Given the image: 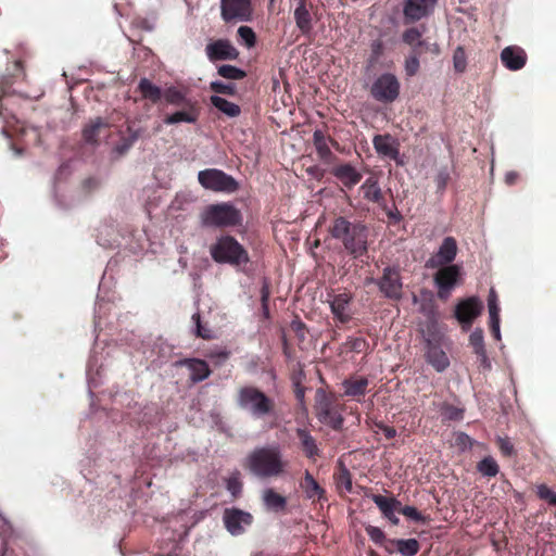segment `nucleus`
Returning a JSON list of instances; mask_svg holds the SVG:
<instances>
[{
    "mask_svg": "<svg viewBox=\"0 0 556 556\" xmlns=\"http://www.w3.org/2000/svg\"><path fill=\"white\" fill-rule=\"evenodd\" d=\"M488 306L490 318L500 317V307L497 304V295L494 289H491L488 296Z\"/></svg>",
    "mask_w": 556,
    "mask_h": 556,
    "instance_id": "obj_50",
    "label": "nucleus"
},
{
    "mask_svg": "<svg viewBox=\"0 0 556 556\" xmlns=\"http://www.w3.org/2000/svg\"><path fill=\"white\" fill-rule=\"evenodd\" d=\"M518 178H519V174L517 172L511 170V172L506 173L505 182L507 185L511 186L517 181Z\"/></svg>",
    "mask_w": 556,
    "mask_h": 556,
    "instance_id": "obj_60",
    "label": "nucleus"
},
{
    "mask_svg": "<svg viewBox=\"0 0 556 556\" xmlns=\"http://www.w3.org/2000/svg\"><path fill=\"white\" fill-rule=\"evenodd\" d=\"M237 34L248 48H253L256 45V35L250 26H240Z\"/></svg>",
    "mask_w": 556,
    "mask_h": 556,
    "instance_id": "obj_45",
    "label": "nucleus"
},
{
    "mask_svg": "<svg viewBox=\"0 0 556 556\" xmlns=\"http://www.w3.org/2000/svg\"><path fill=\"white\" fill-rule=\"evenodd\" d=\"M330 233L355 256L362 255L366 251L367 231L361 224H352L344 217H338L330 228Z\"/></svg>",
    "mask_w": 556,
    "mask_h": 556,
    "instance_id": "obj_2",
    "label": "nucleus"
},
{
    "mask_svg": "<svg viewBox=\"0 0 556 556\" xmlns=\"http://www.w3.org/2000/svg\"><path fill=\"white\" fill-rule=\"evenodd\" d=\"M210 88L215 93L230 94V96L236 93V86L232 83H224V81H219V80L212 81L210 84Z\"/></svg>",
    "mask_w": 556,
    "mask_h": 556,
    "instance_id": "obj_46",
    "label": "nucleus"
},
{
    "mask_svg": "<svg viewBox=\"0 0 556 556\" xmlns=\"http://www.w3.org/2000/svg\"><path fill=\"white\" fill-rule=\"evenodd\" d=\"M223 521L229 533L240 535L251 526L253 517L245 510L232 507L224 510Z\"/></svg>",
    "mask_w": 556,
    "mask_h": 556,
    "instance_id": "obj_10",
    "label": "nucleus"
},
{
    "mask_svg": "<svg viewBox=\"0 0 556 556\" xmlns=\"http://www.w3.org/2000/svg\"><path fill=\"white\" fill-rule=\"evenodd\" d=\"M463 413H464L463 409H459V408H456V407H453V406H447L445 408V416L448 419H453V420L460 419L463 417Z\"/></svg>",
    "mask_w": 556,
    "mask_h": 556,
    "instance_id": "obj_58",
    "label": "nucleus"
},
{
    "mask_svg": "<svg viewBox=\"0 0 556 556\" xmlns=\"http://www.w3.org/2000/svg\"><path fill=\"white\" fill-rule=\"evenodd\" d=\"M450 179V174L446 169L439 170L434 177L438 191H443Z\"/></svg>",
    "mask_w": 556,
    "mask_h": 556,
    "instance_id": "obj_52",
    "label": "nucleus"
},
{
    "mask_svg": "<svg viewBox=\"0 0 556 556\" xmlns=\"http://www.w3.org/2000/svg\"><path fill=\"white\" fill-rule=\"evenodd\" d=\"M316 415L320 422L334 429L341 427L343 421L341 415L332 408V401L320 389L316 392Z\"/></svg>",
    "mask_w": 556,
    "mask_h": 556,
    "instance_id": "obj_9",
    "label": "nucleus"
},
{
    "mask_svg": "<svg viewBox=\"0 0 556 556\" xmlns=\"http://www.w3.org/2000/svg\"><path fill=\"white\" fill-rule=\"evenodd\" d=\"M262 309L264 316L267 318L269 316L268 302L262 303Z\"/></svg>",
    "mask_w": 556,
    "mask_h": 556,
    "instance_id": "obj_64",
    "label": "nucleus"
},
{
    "mask_svg": "<svg viewBox=\"0 0 556 556\" xmlns=\"http://www.w3.org/2000/svg\"><path fill=\"white\" fill-rule=\"evenodd\" d=\"M400 83L394 75L384 74V101H393L399 97Z\"/></svg>",
    "mask_w": 556,
    "mask_h": 556,
    "instance_id": "obj_38",
    "label": "nucleus"
},
{
    "mask_svg": "<svg viewBox=\"0 0 556 556\" xmlns=\"http://www.w3.org/2000/svg\"><path fill=\"white\" fill-rule=\"evenodd\" d=\"M217 73L223 78L231 80H239L247 76V73L243 70L229 64L220 65Z\"/></svg>",
    "mask_w": 556,
    "mask_h": 556,
    "instance_id": "obj_41",
    "label": "nucleus"
},
{
    "mask_svg": "<svg viewBox=\"0 0 556 556\" xmlns=\"http://www.w3.org/2000/svg\"><path fill=\"white\" fill-rule=\"evenodd\" d=\"M227 490L232 496H238L242 490V483L238 475L231 476L227 480Z\"/></svg>",
    "mask_w": 556,
    "mask_h": 556,
    "instance_id": "obj_51",
    "label": "nucleus"
},
{
    "mask_svg": "<svg viewBox=\"0 0 556 556\" xmlns=\"http://www.w3.org/2000/svg\"><path fill=\"white\" fill-rule=\"evenodd\" d=\"M528 56L526 51L518 46H509L502 50L501 61L509 71H519L527 63Z\"/></svg>",
    "mask_w": 556,
    "mask_h": 556,
    "instance_id": "obj_16",
    "label": "nucleus"
},
{
    "mask_svg": "<svg viewBox=\"0 0 556 556\" xmlns=\"http://www.w3.org/2000/svg\"><path fill=\"white\" fill-rule=\"evenodd\" d=\"M362 190L364 192V197L370 201L378 202L381 199V190L377 179L369 178L367 179L363 186Z\"/></svg>",
    "mask_w": 556,
    "mask_h": 556,
    "instance_id": "obj_39",
    "label": "nucleus"
},
{
    "mask_svg": "<svg viewBox=\"0 0 556 556\" xmlns=\"http://www.w3.org/2000/svg\"><path fill=\"white\" fill-rule=\"evenodd\" d=\"M200 185L214 192L233 193L238 190V181L220 169L208 168L198 174Z\"/></svg>",
    "mask_w": 556,
    "mask_h": 556,
    "instance_id": "obj_7",
    "label": "nucleus"
},
{
    "mask_svg": "<svg viewBox=\"0 0 556 556\" xmlns=\"http://www.w3.org/2000/svg\"><path fill=\"white\" fill-rule=\"evenodd\" d=\"M238 405L255 418L268 415L274 407L273 401L260 390L245 387L239 390Z\"/></svg>",
    "mask_w": 556,
    "mask_h": 556,
    "instance_id": "obj_6",
    "label": "nucleus"
},
{
    "mask_svg": "<svg viewBox=\"0 0 556 556\" xmlns=\"http://www.w3.org/2000/svg\"><path fill=\"white\" fill-rule=\"evenodd\" d=\"M315 143H316V149H317L319 156L323 160L327 161L328 156L330 155V150L328 148L327 141H315Z\"/></svg>",
    "mask_w": 556,
    "mask_h": 556,
    "instance_id": "obj_57",
    "label": "nucleus"
},
{
    "mask_svg": "<svg viewBox=\"0 0 556 556\" xmlns=\"http://www.w3.org/2000/svg\"><path fill=\"white\" fill-rule=\"evenodd\" d=\"M112 124L105 117L91 118L83 128V139H97L110 137Z\"/></svg>",
    "mask_w": 556,
    "mask_h": 556,
    "instance_id": "obj_19",
    "label": "nucleus"
},
{
    "mask_svg": "<svg viewBox=\"0 0 556 556\" xmlns=\"http://www.w3.org/2000/svg\"><path fill=\"white\" fill-rule=\"evenodd\" d=\"M303 489L308 498L320 500L324 494V490L319 486L313 476L306 471L303 482Z\"/></svg>",
    "mask_w": 556,
    "mask_h": 556,
    "instance_id": "obj_34",
    "label": "nucleus"
},
{
    "mask_svg": "<svg viewBox=\"0 0 556 556\" xmlns=\"http://www.w3.org/2000/svg\"><path fill=\"white\" fill-rule=\"evenodd\" d=\"M427 361L440 372L445 370L450 365L446 353L438 345L430 344L428 346Z\"/></svg>",
    "mask_w": 556,
    "mask_h": 556,
    "instance_id": "obj_26",
    "label": "nucleus"
},
{
    "mask_svg": "<svg viewBox=\"0 0 556 556\" xmlns=\"http://www.w3.org/2000/svg\"><path fill=\"white\" fill-rule=\"evenodd\" d=\"M477 469L484 477H495L500 470L496 460L491 456H486L480 460L477 465Z\"/></svg>",
    "mask_w": 556,
    "mask_h": 556,
    "instance_id": "obj_40",
    "label": "nucleus"
},
{
    "mask_svg": "<svg viewBox=\"0 0 556 556\" xmlns=\"http://www.w3.org/2000/svg\"><path fill=\"white\" fill-rule=\"evenodd\" d=\"M262 501L267 509L275 511L282 510L287 505L286 497L275 492L271 488H266L262 492Z\"/></svg>",
    "mask_w": 556,
    "mask_h": 556,
    "instance_id": "obj_29",
    "label": "nucleus"
},
{
    "mask_svg": "<svg viewBox=\"0 0 556 556\" xmlns=\"http://www.w3.org/2000/svg\"><path fill=\"white\" fill-rule=\"evenodd\" d=\"M141 97L153 104L159 103L163 98V91L148 78H141L138 84Z\"/></svg>",
    "mask_w": 556,
    "mask_h": 556,
    "instance_id": "obj_25",
    "label": "nucleus"
},
{
    "mask_svg": "<svg viewBox=\"0 0 556 556\" xmlns=\"http://www.w3.org/2000/svg\"><path fill=\"white\" fill-rule=\"evenodd\" d=\"M332 173L346 187L355 186L362 178L361 174L349 164L334 167Z\"/></svg>",
    "mask_w": 556,
    "mask_h": 556,
    "instance_id": "obj_24",
    "label": "nucleus"
},
{
    "mask_svg": "<svg viewBox=\"0 0 556 556\" xmlns=\"http://www.w3.org/2000/svg\"><path fill=\"white\" fill-rule=\"evenodd\" d=\"M296 434L301 441L302 448L308 458H313L318 455V447L315 439L309 434L306 429L298 428Z\"/></svg>",
    "mask_w": 556,
    "mask_h": 556,
    "instance_id": "obj_31",
    "label": "nucleus"
},
{
    "mask_svg": "<svg viewBox=\"0 0 556 556\" xmlns=\"http://www.w3.org/2000/svg\"><path fill=\"white\" fill-rule=\"evenodd\" d=\"M387 549L390 553L397 552L402 556H414L419 551V543L416 539L390 540Z\"/></svg>",
    "mask_w": 556,
    "mask_h": 556,
    "instance_id": "obj_21",
    "label": "nucleus"
},
{
    "mask_svg": "<svg viewBox=\"0 0 556 556\" xmlns=\"http://www.w3.org/2000/svg\"><path fill=\"white\" fill-rule=\"evenodd\" d=\"M420 63L418 60V55L413 53L409 56L406 58L404 62V71L407 76L412 77L416 75L419 71Z\"/></svg>",
    "mask_w": 556,
    "mask_h": 556,
    "instance_id": "obj_48",
    "label": "nucleus"
},
{
    "mask_svg": "<svg viewBox=\"0 0 556 556\" xmlns=\"http://www.w3.org/2000/svg\"><path fill=\"white\" fill-rule=\"evenodd\" d=\"M367 386L368 380L364 377H353L345 379L342 382L344 395L352 397L364 395L367 390Z\"/></svg>",
    "mask_w": 556,
    "mask_h": 556,
    "instance_id": "obj_27",
    "label": "nucleus"
},
{
    "mask_svg": "<svg viewBox=\"0 0 556 556\" xmlns=\"http://www.w3.org/2000/svg\"><path fill=\"white\" fill-rule=\"evenodd\" d=\"M437 0H406L404 14L412 21H418L433 11Z\"/></svg>",
    "mask_w": 556,
    "mask_h": 556,
    "instance_id": "obj_18",
    "label": "nucleus"
},
{
    "mask_svg": "<svg viewBox=\"0 0 556 556\" xmlns=\"http://www.w3.org/2000/svg\"><path fill=\"white\" fill-rule=\"evenodd\" d=\"M403 508L404 506L394 497L384 495V517L394 525L399 521L396 514H402Z\"/></svg>",
    "mask_w": 556,
    "mask_h": 556,
    "instance_id": "obj_36",
    "label": "nucleus"
},
{
    "mask_svg": "<svg viewBox=\"0 0 556 556\" xmlns=\"http://www.w3.org/2000/svg\"><path fill=\"white\" fill-rule=\"evenodd\" d=\"M366 530H367L368 535L375 543H378V544L382 543V531L379 528L368 526L366 528Z\"/></svg>",
    "mask_w": 556,
    "mask_h": 556,
    "instance_id": "obj_56",
    "label": "nucleus"
},
{
    "mask_svg": "<svg viewBox=\"0 0 556 556\" xmlns=\"http://www.w3.org/2000/svg\"><path fill=\"white\" fill-rule=\"evenodd\" d=\"M3 132L10 139L14 137H29V139H40L41 130L38 127L27 124L25 121H20L12 117V121L7 122L2 128Z\"/></svg>",
    "mask_w": 556,
    "mask_h": 556,
    "instance_id": "obj_15",
    "label": "nucleus"
},
{
    "mask_svg": "<svg viewBox=\"0 0 556 556\" xmlns=\"http://www.w3.org/2000/svg\"><path fill=\"white\" fill-rule=\"evenodd\" d=\"M402 294V281L397 270L384 271V295L399 299Z\"/></svg>",
    "mask_w": 556,
    "mask_h": 556,
    "instance_id": "obj_23",
    "label": "nucleus"
},
{
    "mask_svg": "<svg viewBox=\"0 0 556 556\" xmlns=\"http://www.w3.org/2000/svg\"><path fill=\"white\" fill-rule=\"evenodd\" d=\"M431 53V54H434V55H439L440 54V47L437 42H430L428 40H422L420 42V45H418V47L413 51V53L417 54V55H420L422 53Z\"/></svg>",
    "mask_w": 556,
    "mask_h": 556,
    "instance_id": "obj_47",
    "label": "nucleus"
},
{
    "mask_svg": "<svg viewBox=\"0 0 556 556\" xmlns=\"http://www.w3.org/2000/svg\"><path fill=\"white\" fill-rule=\"evenodd\" d=\"M394 435H395V430L393 428L384 427V437L386 438H393Z\"/></svg>",
    "mask_w": 556,
    "mask_h": 556,
    "instance_id": "obj_63",
    "label": "nucleus"
},
{
    "mask_svg": "<svg viewBox=\"0 0 556 556\" xmlns=\"http://www.w3.org/2000/svg\"><path fill=\"white\" fill-rule=\"evenodd\" d=\"M294 22L303 36H308L313 31V17L306 0H298L294 9Z\"/></svg>",
    "mask_w": 556,
    "mask_h": 556,
    "instance_id": "obj_20",
    "label": "nucleus"
},
{
    "mask_svg": "<svg viewBox=\"0 0 556 556\" xmlns=\"http://www.w3.org/2000/svg\"><path fill=\"white\" fill-rule=\"evenodd\" d=\"M336 482H337V488L341 493L342 492H348V493L352 492L353 486H352L351 473L348 470V468L345 466H343V464L341 462L339 463V472L336 476Z\"/></svg>",
    "mask_w": 556,
    "mask_h": 556,
    "instance_id": "obj_37",
    "label": "nucleus"
},
{
    "mask_svg": "<svg viewBox=\"0 0 556 556\" xmlns=\"http://www.w3.org/2000/svg\"><path fill=\"white\" fill-rule=\"evenodd\" d=\"M14 84L13 75H2L0 77V109L3 106L2 101L10 96L17 94L15 90H11L12 85ZM20 97H24L26 99H38L40 96L30 97L18 93Z\"/></svg>",
    "mask_w": 556,
    "mask_h": 556,
    "instance_id": "obj_33",
    "label": "nucleus"
},
{
    "mask_svg": "<svg viewBox=\"0 0 556 556\" xmlns=\"http://www.w3.org/2000/svg\"><path fill=\"white\" fill-rule=\"evenodd\" d=\"M220 16L225 23L251 22L253 5L251 0H220Z\"/></svg>",
    "mask_w": 556,
    "mask_h": 556,
    "instance_id": "obj_8",
    "label": "nucleus"
},
{
    "mask_svg": "<svg viewBox=\"0 0 556 556\" xmlns=\"http://www.w3.org/2000/svg\"><path fill=\"white\" fill-rule=\"evenodd\" d=\"M453 66L455 72L464 73L467 67V55L463 47H457L453 53Z\"/></svg>",
    "mask_w": 556,
    "mask_h": 556,
    "instance_id": "obj_43",
    "label": "nucleus"
},
{
    "mask_svg": "<svg viewBox=\"0 0 556 556\" xmlns=\"http://www.w3.org/2000/svg\"><path fill=\"white\" fill-rule=\"evenodd\" d=\"M497 445L505 456H511L514 454V446L508 438H498Z\"/></svg>",
    "mask_w": 556,
    "mask_h": 556,
    "instance_id": "obj_54",
    "label": "nucleus"
},
{
    "mask_svg": "<svg viewBox=\"0 0 556 556\" xmlns=\"http://www.w3.org/2000/svg\"><path fill=\"white\" fill-rule=\"evenodd\" d=\"M243 467L255 478L276 479L288 472L289 462L278 444L253 448L244 458Z\"/></svg>",
    "mask_w": 556,
    "mask_h": 556,
    "instance_id": "obj_1",
    "label": "nucleus"
},
{
    "mask_svg": "<svg viewBox=\"0 0 556 556\" xmlns=\"http://www.w3.org/2000/svg\"><path fill=\"white\" fill-rule=\"evenodd\" d=\"M129 149H130V141H124L121 146L115 148L116 156L123 155Z\"/></svg>",
    "mask_w": 556,
    "mask_h": 556,
    "instance_id": "obj_61",
    "label": "nucleus"
},
{
    "mask_svg": "<svg viewBox=\"0 0 556 556\" xmlns=\"http://www.w3.org/2000/svg\"><path fill=\"white\" fill-rule=\"evenodd\" d=\"M163 98L169 104L181 105L185 104L184 93L176 87H169L163 92Z\"/></svg>",
    "mask_w": 556,
    "mask_h": 556,
    "instance_id": "obj_44",
    "label": "nucleus"
},
{
    "mask_svg": "<svg viewBox=\"0 0 556 556\" xmlns=\"http://www.w3.org/2000/svg\"><path fill=\"white\" fill-rule=\"evenodd\" d=\"M536 494L541 500L547 502L553 506H556V493L552 491L546 484L538 485Z\"/></svg>",
    "mask_w": 556,
    "mask_h": 556,
    "instance_id": "obj_49",
    "label": "nucleus"
},
{
    "mask_svg": "<svg viewBox=\"0 0 556 556\" xmlns=\"http://www.w3.org/2000/svg\"><path fill=\"white\" fill-rule=\"evenodd\" d=\"M200 218L205 227L223 228L240 224L241 214L233 205L220 203L206 206Z\"/></svg>",
    "mask_w": 556,
    "mask_h": 556,
    "instance_id": "obj_4",
    "label": "nucleus"
},
{
    "mask_svg": "<svg viewBox=\"0 0 556 556\" xmlns=\"http://www.w3.org/2000/svg\"><path fill=\"white\" fill-rule=\"evenodd\" d=\"M422 40V31L416 27H412L403 34V41L408 45L413 51L418 47V45H420Z\"/></svg>",
    "mask_w": 556,
    "mask_h": 556,
    "instance_id": "obj_42",
    "label": "nucleus"
},
{
    "mask_svg": "<svg viewBox=\"0 0 556 556\" xmlns=\"http://www.w3.org/2000/svg\"><path fill=\"white\" fill-rule=\"evenodd\" d=\"M351 295L349 293H339L329 296V306L334 319L339 323H348L353 316L351 305Z\"/></svg>",
    "mask_w": 556,
    "mask_h": 556,
    "instance_id": "obj_14",
    "label": "nucleus"
},
{
    "mask_svg": "<svg viewBox=\"0 0 556 556\" xmlns=\"http://www.w3.org/2000/svg\"><path fill=\"white\" fill-rule=\"evenodd\" d=\"M182 365H185L189 369L190 379L193 382L203 381L211 374L207 363L202 359H198V358L185 359L182 362Z\"/></svg>",
    "mask_w": 556,
    "mask_h": 556,
    "instance_id": "obj_22",
    "label": "nucleus"
},
{
    "mask_svg": "<svg viewBox=\"0 0 556 556\" xmlns=\"http://www.w3.org/2000/svg\"><path fill=\"white\" fill-rule=\"evenodd\" d=\"M212 258L222 264L241 265L249 262L248 252L232 237L223 236L210 248Z\"/></svg>",
    "mask_w": 556,
    "mask_h": 556,
    "instance_id": "obj_3",
    "label": "nucleus"
},
{
    "mask_svg": "<svg viewBox=\"0 0 556 556\" xmlns=\"http://www.w3.org/2000/svg\"><path fill=\"white\" fill-rule=\"evenodd\" d=\"M402 515L414 521H424L421 514L413 506H404Z\"/></svg>",
    "mask_w": 556,
    "mask_h": 556,
    "instance_id": "obj_55",
    "label": "nucleus"
},
{
    "mask_svg": "<svg viewBox=\"0 0 556 556\" xmlns=\"http://www.w3.org/2000/svg\"><path fill=\"white\" fill-rule=\"evenodd\" d=\"M199 111L194 104L187 103V108L166 116L167 124H176L180 122L194 123L198 119Z\"/></svg>",
    "mask_w": 556,
    "mask_h": 556,
    "instance_id": "obj_28",
    "label": "nucleus"
},
{
    "mask_svg": "<svg viewBox=\"0 0 556 556\" xmlns=\"http://www.w3.org/2000/svg\"><path fill=\"white\" fill-rule=\"evenodd\" d=\"M482 304L478 298H469L459 302L455 309L456 318L463 324H471L480 315Z\"/></svg>",
    "mask_w": 556,
    "mask_h": 556,
    "instance_id": "obj_17",
    "label": "nucleus"
},
{
    "mask_svg": "<svg viewBox=\"0 0 556 556\" xmlns=\"http://www.w3.org/2000/svg\"><path fill=\"white\" fill-rule=\"evenodd\" d=\"M460 269L457 265L442 266L434 275V281L439 288L438 295L441 299L446 300L450 295V291L455 286Z\"/></svg>",
    "mask_w": 556,
    "mask_h": 556,
    "instance_id": "obj_12",
    "label": "nucleus"
},
{
    "mask_svg": "<svg viewBox=\"0 0 556 556\" xmlns=\"http://www.w3.org/2000/svg\"><path fill=\"white\" fill-rule=\"evenodd\" d=\"M269 299V288L267 283H264L261 290V301L262 303L268 302Z\"/></svg>",
    "mask_w": 556,
    "mask_h": 556,
    "instance_id": "obj_62",
    "label": "nucleus"
},
{
    "mask_svg": "<svg viewBox=\"0 0 556 556\" xmlns=\"http://www.w3.org/2000/svg\"><path fill=\"white\" fill-rule=\"evenodd\" d=\"M205 53L211 62L232 61L239 56V51L228 39H217L207 43Z\"/></svg>",
    "mask_w": 556,
    "mask_h": 556,
    "instance_id": "obj_11",
    "label": "nucleus"
},
{
    "mask_svg": "<svg viewBox=\"0 0 556 556\" xmlns=\"http://www.w3.org/2000/svg\"><path fill=\"white\" fill-rule=\"evenodd\" d=\"M211 103L228 117H236L240 114L241 109L238 104L232 103L219 96H212Z\"/></svg>",
    "mask_w": 556,
    "mask_h": 556,
    "instance_id": "obj_32",
    "label": "nucleus"
},
{
    "mask_svg": "<svg viewBox=\"0 0 556 556\" xmlns=\"http://www.w3.org/2000/svg\"><path fill=\"white\" fill-rule=\"evenodd\" d=\"M382 42L378 38L372 42V53L368 60L364 74L365 87L370 86V94L377 101H382Z\"/></svg>",
    "mask_w": 556,
    "mask_h": 556,
    "instance_id": "obj_5",
    "label": "nucleus"
},
{
    "mask_svg": "<svg viewBox=\"0 0 556 556\" xmlns=\"http://www.w3.org/2000/svg\"><path fill=\"white\" fill-rule=\"evenodd\" d=\"M491 321V329L494 333V337L500 340L501 339V332H500V317L490 318Z\"/></svg>",
    "mask_w": 556,
    "mask_h": 556,
    "instance_id": "obj_59",
    "label": "nucleus"
},
{
    "mask_svg": "<svg viewBox=\"0 0 556 556\" xmlns=\"http://www.w3.org/2000/svg\"><path fill=\"white\" fill-rule=\"evenodd\" d=\"M455 444L460 450H467V448H470L472 446V440L466 433L458 432V433H456V437H455Z\"/></svg>",
    "mask_w": 556,
    "mask_h": 556,
    "instance_id": "obj_53",
    "label": "nucleus"
},
{
    "mask_svg": "<svg viewBox=\"0 0 556 556\" xmlns=\"http://www.w3.org/2000/svg\"><path fill=\"white\" fill-rule=\"evenodd\" d=\"M469 342L470 345L473 349V352L477 354V356L480 358V362L486 366L490 367L489 359L486 356V352L484 349V339H483V331L479 328L475 329L471 334L469 336Z\"/></svg>",
    "mask_w": 556,
    "mask_h": 556,
    "instance_id": "obj_30",
    "label": "nucleus"
},
{
    "mask_svg": "<svg viewBox=\"0 0 556 556\" xmlns=\"http://www.w3.org/2000/svg\"><path fill=\"white\" fill-rule=\"evenodd\" d=\"M192 324V332L202 339H212L214 338V331L206 325L202 323L201 315L199 313H194L191 316Z\"/></svg>",
    "mask_w": 556,
    "mask_h": 556,
    "instance_id": "obj_35",
    "label": "nucleus"
},
{
    "mask_svg": "<svg viewBox=\"0 0 556 556\" xmlns=\"http://www.w3.org/2000/svg\"><path fill=\"white\" fill-rule=\"evenodd\" d=\"M457 254V243L453 237H446L442 241L438 252L426 263L428 268L445 266L454 261Z\"/></svg>",
    "mask_w": 556,
    "mask_h": 556,
    "instance_id": "obj_13",
    "label": "nucleus"
}]
</instances>
